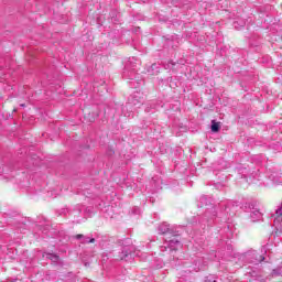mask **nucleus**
<instances>
[{
    "label": "nucleus",
    "mask_w": 282,
    "mask_h": 282,
    "mask_svg": "<svg viewBox=\"0 0 282 282\" xmlns=\"http://www.w3.org/2000/svg\"><path fill=\"white\" fill-rule=\"evenodd\" d=\"M159 232L160 235H170L171 238H165V242L164 246L160 247L161 252H166V250L170 249V252H174L175 250H177V248H180L181 242L180 239H177V232L175 231V229L171 228V225L166 224V223H162L159 226Z\"/></svg>",
    "instance_id": "obj_1"
},
{
    "label": "nucleus",
    "mask_w": 282,
    "mask_h": 282,
    "mask_svg": "<svg viewBox=\"0 0 282 282\" xmlns=\"http://www.w3.org/2000/svg\"><path fill=\"white\" fill-rule=\"evenodd\" d=\"M75 239L79 240L80 243L85 245V243H96V239L85 236L83 234H78L75 236Z\"/></svg>",
    "instance_id": "obj_2"
},
{
    "label": "nucleus",
    "mask_w": 282,
    "mask_h": 282,
    "mask_svg": "<svg viewBox=\"0 0 282 282\" xmlns=\"http://www.w3.org/2000/svg\"><path fill=\"white\" fill-rule=\"evenodd\" d=\"M250 217L252 221H259V219H261V217H263V215L261 214V212L259 209H254L250 213Z\"/></svg>",
    "instance_id": "obj_3"
},
{
    "label": "nucleus",
    "mask_w": 282,
    "mask_h": 282,
    "mask_svg": "<svg viewBox=\"0 0 282 282\" xmlns=\"http://www.w3.org/2000/svg\"><path fill=\"white\" fill-rule=\"evenodd\" d=\"M129 254H131V251L129 250V247H124V248L122 249V252H121L119 259H120L121 261H127V259L129 258Z\"/></svg>",
    "instance_id": "obj_4"
},
{
    "label": "nucleus",
    "mask_w": 282,
    "mask_h": 282,
    "mask_svg": "<svg viewBox=\"0 0 282 282\" xmlns=\"http://www.w3.org/2000/svg\"><path fill=\"white\" fill-rule=\"evenodd\" d=\"M131 105H133V107L140 108V106L142 105V99L133 96L132 99L130 100V104L128 105V107H131Z\"/></svg>",
    "instance_id": "obj_5"
},
{
    "label": "nucleus",
    "mask_w": 282,
    "mask_h": 282,
    "mask_svg": "<svg viewBox=\"0 0 282 282\" xmlns=\"http://www.w3.org/2000/svg\"><path fill=\"white\" fill-rule=\"evenodd\" d=\"M219 122H216L215 120L212 121V131L213 133H217L219 131Z\"/></svg>",
    "instance_id": "obj_6"
},
{
    "label": "nucleus",
    "mask_w": 282,
    "mask_h": 282,
    "mask_svg": "<svg viewBox=\"0 0 282 282\" xmlns=\"http://www.w3.org/2000/svg\"><path fill=\"white\" fill-rule=\"evenodd\" d=\"M246 26V21H240V23L238 21L234 22V28L236 30H240V28H245Z\"/></svg>",
    "instance_id": "obj_7"
},
{
    "label": "nucleus",
    "mask_w": 282,
    "mask_h": 282,
    "mask_svg": "<svg viewBox=\"0 0 282 282\" xmlns=\"http://www.w3.org/2000/svg\"><path fill=\"white\" fill-rule=\"evenodd\" d=\"M48 259H51V261H53V263H58V256L56 254H48Z\"/></svg>",
    "instance_id": "obj_8"
},
{
    "label": "nucleus",
    "mask_w": 282,
    "mask_h": 282,
    "mask_svg": "<svg viewBox=\"0 0 282 282\" xmlns=\"http://www.w3.org/2000/svg\"><path fill=\"white\" fill-rule=\"evenodd\" d=\"M265 258L263 256H259V258L257 259V263H261V261H264Z\"/></svg>",
    "instance_id": "obj_9"
},
{
    "label": "nucleus",
    "mask_w": 282,
    "mask_h": 282,
    "mask_svg": "<svg viewBox=\"0 0 282 282\" xmlns=\"http://www.w3.org/2000/svg\"><path fill=\"white\" fill-rule=\"evenodd\" d=\"M167 67H169V69H173V67H175V63L170 62V63L167 64Z\"/></svg>",
    "instance_id": "obj_10"
},
{
    "label": "nucleus",
    "mask_w": 282,
    "mask_h": 282,
    "mask_svg": "<svg viewBox=\"0 0 282 282\" xmlns=\"http://www.w3.org/2000/svg\"><path fill=\"white\" fill-rule=\"evenodd\" d=\"M20 107H25V104H21Z\"/></svg>",
    "instance_id": "obj_11"
},
{
    "label": "nucleus",
    "mask_w": 282,
    "mask_h": 282,
    "mask_svg": "<svg viewBox=\"0 0 282 282\" xmlns=\"http://www.w3.org/2000/svg\"><path fill=\"white\" fill-rule=\"evenodd\" d=\"M273 274H276V270H273Z\"/></svg>",
    "instance_id": "obj_12"
}]
</instances>
